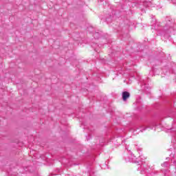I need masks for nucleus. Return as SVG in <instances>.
Here are the masks:
<instances>
[{
    "mask_svg": "<svg viewBox=\"0 0 176 176\" xmlns=\"http://www.w3.org/2000/svg\"><path fill=\"white\" fill-rule=\"evenodd\" d=\"M130 97V93L127 91L122 92V100L123 101H126L127 98Z\"/></svg>",
    "mask_w": 176,
    "mask_h": 176,
    "instance_id": "1",
    "label": "nucleus"
},
{
    "mask_svg": "<svg viewBox=\"0 0 176 176\" xmlns=\"http://www.w3.org/2000/svg\"><path fill=\"white\" fill-rule=\"evenodd\" d=\"M167 166V163L166 162H165V163H164L163 164H162V166L163 167H166Z\"/></svg>",
    "mask_w": 176,
    "mask_h": 176,
    "instance_id": "2",
    "label": "nucleus"
}]
</instances>
